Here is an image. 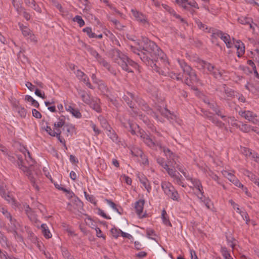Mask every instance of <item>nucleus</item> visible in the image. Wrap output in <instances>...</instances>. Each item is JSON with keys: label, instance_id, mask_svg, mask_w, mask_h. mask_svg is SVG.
Wrapping results in <instances>:
<instances>
[{"label": "nucleus", "instance_id": "nucleus-1", "mask_svg": "<svg viewBox=\"0 0 259 259\" xmlns=\"http://www.w3.org/2000/svg\"><path fill=\"white\" fill-rule=\"evenodd\" d=\"M139 49L132 47L133 52L137 54L146 65L151 66L153 69L161 75L164 74L158 64L159 60L164 64L167 62V58L164 52L156 44L147 37H143L139 44Z\"/></svg>", "mask_w": 259, "mask_h": 259}, {"label": "nucleus", "instance_id": "nucleus-2", "mask_svg": "<svg viewBox=\"0 0 259 259\" xmlns=\"http://www.w3.org/2000/svg\"><path fill=\"white\" fill-rule=\"evenodd\" d=\"M112 58L113 61L117 63L121 68L127 72H133L132 67L136 68L137 64L127 56L123 54L118 49L111 51Z\"/></svg>", "mask_w": 259, "mask_h": 259}, {"label": "nucleus", "instance_id": "nucleus-3", "mask_svg": "<svg viewBox=\"0 0 259 259\" xmlns=\"http://www.w3.org/2000/svg\"><path fill=\"white\" fill-rule=\"evenodd\" d=\"M161 188L164 191L165 194L168 197L173 200L179 201V194L171 184L167 182H162L161 183Z\"/></svg>", "mask_w": 259, "mask_h": 259}, {"label": "nucleus", "instance_id": "nucleus-4", "mask_svg": "<svg viewBox=\"0 0 259 259\" xmlns=\"http://www.w3.org/2000/svg\"><path fill=\"white\" fill-rule=\"evenodd\" d=\"M67 209L76 215H80L83 214V204L78 198L76 197L72 203H68Z\"/></svg>", "mask_w": 259, "mask_h": 259}, {"label": "nucleus", "instance_id": "nucleus-5", "mask_svg": "<svg viewBox=\"0 0 259 259\" xmlns=\"http://www.w3.org/2000/svg\"><path fill=\"white\" fill-rule=\"evenodd\" d=\"M203 114L202 116L205 118L211 120L212 122L216 125V126H218L220 128H222L224 126V123H223L221 121L219 120L217 118L214 116V114L212 113H211L207 111H204L203 110H201Z\"/></svg>", "mask_w": 259, "mask_h": 259}, {"label": "nucleus", "instance_id": "nucleus-6", "mask_svg": "<svg viewBox=\"0 0 259 259\" xmlns=\"http://www.w3.org/2000/svg\"><path fill=\"white\" fill-rule=\"evenodd\" d=\"M122 99L131 108H134L135 104L133 100H136V99L133 94L127 92L126 94L123 95Z\"/></svg>", "mask_w": 259, "mask_h": 259}, {"label": "nucleus", "instance_id": "nucleus-7", "mask_svg": "<svg viewBox=\"0 0 259 259\" xmlns=\"http://www.w3.org/2000/svg\"><path fill=\"white\" fill-rule=\"evenodd\" d=\"M131 12L137 21L143 24L148 22L146 16L142 13L135 9H132Z\"/></svg>", "mask_w": 259, "mask_h": 259}, {"label": "nucleus", "instance_id": "nucleus-8", "mask_svg": "<svg viewBox=\"0 0 259 259\" xmlns=\"http://www.w3.org/2000/svg\"><path fill=\"white\" fill-rule=\"evenodd\" d=\"M188 76L185 79V83L189 86H191L194 82H197L198 81L196 73L193 70L190 73L187 75Z\"/></svg>", "mask_w": 259, "mask_h": 259}, {"label": "nucleus", "instance_id": "nucleus-9", "mask_svg": "<svg viewBox=\"0 0 259 259\" xmlns=\"http://www.w3.org/2000/svg\"><path fill=\"white\" fill-rule=\"evenodd\" d=\"M103 123L105 124V127L108 132V133H107V135L113 142H117L118 136L114 132V131L112 130V128L107 124L106 120L104 121Z\"/></svg>", "mask_w": 259, "mask_h": 259}, {"label": "nucleus", "instance_id": "nucleus-10", "mask_svg": "<svg viewBox=\"0 0 259 259\" xmlns=\"http://www.w3.org/2000/svg\"><path fill=\"white\" fill-rule=\"evenodd\" d=\"M145 203L144 199H140L136 201L135 204V208L137 214L140 217L143 212V207Z\"/></svg>", "mask_w": 259, "mask_h": 259}, {"label": "nucleus", "instance_id": "nucleus-11", "mask_svg": "<svg viewBox=\"0 0 259 259\" xmlns=\"http://www.w3.org/2000/svg\"><path fill=\"white\" fill-rule=\"evenodd\" d=\"M65 109L67 111L70 112L73 116L76 118H79L81 117V114L77 109H75L71 105H66Z\"/></svg>", "mask_w": 259, "mask_h": 259}, {"label": "nucleus", "instance_id": "nucleus-12", "mask_svg": "<svg viewBox=\"0 0 259 259\" xmlns=\"http://www.w3.org/2000/svg\"><path fill=\"white\" fill-rule=\"evenodd\" d=\"M99 103L100 100L96 98V99H92V101L89 104V105L93 110H95L97 112L100 113L101 112V108Z\"/></svg>", "mask_w": 259, "mask_h": 259}, {"label": "nucleus", "instance_id": "nucleus-13", "mask_svg": "<svg viewBox=\"0 0 259 259\" xmlns=\"http://www.w3.org/2000/svg\"><path fill=\"white\" fill-rule=\"evenodd\" d=\"M189 180L191 181L193 186L200 192L201 195H203L204 192L203 191V187L200 180L193 178H190Z\"/></svg>", "mask_w": 259, "mask_h": 259}, {"label": "nucleus", "instance_id": "nucleus-14", "mask_svg": "<svg viewBox=\"0 0 259 259\" xmlns=\"http://www.w3.org/2000/svg\"><path fill=\"white\" fill-rule=\"evenodd\" d=\"M236 42L238 44V45H235V47L237 49V56L238 57H240L245 52L244 45L240 40H237Z\"/></svg>", "mask_w": 259, "mask_h": 259}, {"label": "nucleus", "instance_id": "nucleus-15", "mask_svg": "<svg viewBox=\"0 0 259 259\" xmlns=\"http://www.w3.org/2000/svg\"><path fill=\"white\" fill-rule=\"evenodd\" d=\"M239 114L242 117H244L246 119L254 123V121L253 120L254 117L253 116V112L250 111H244L239 112Z\"/></svg>", "mask_w": 259, "mask_h": 259}, {"label": "nucleus", "instance_id": "nucleus-16", "mask_svg": "<svg viewBox=\"0 0 259 259\" xmlns=\"http://www.w3.org/2000/svg\"><path fill=\"white\" fill-rule=\"evenodd\" d=\"M161 148L162 149L165 155L168 157L169 159H172L176 164L177 162L176 159L177 158V156H176L168 148L165 147H161Z\"/></svg>", "mask_w": 259, "mask_h": 259}, {"label": "nucleus", "instance_id": "nucleus-17", "mask_svg": "<svg viewBox=\"0 0 259 259\" xmlns=\"http://www.w3.org/2000/svg\"><path fill=\"white\" fill-rule=\"evenodd\" d=\"M19 28L22 31V33L24 36H31L32 35V31L30 29L26 26H24L23 24L19 23L18 24Z\"/></svg>", "mask_w": 259, "mask_h": 259}, {"label": "nucleus", "instance_id": "nucleus-18", "mask_svg": "<svg viewBox=\"0 0 259 259\" xmlns=\"http://www.w3.org/2000/svg\"><path fill=\"white\" fill-rule=\"evenodd\" d=\"M41 230L42 233L46 238L49 239L52 237V234L51 233L46 224H41Z\"/></svg>", "mask_w": 259, "mask_h": 259}, {"label": "nucleus", "instance_id": "nucleus-19", "mask_svg": "<svg viewBox=\"0 0 259 259\" xmlns=\"http://www.w3.org/2000/svg\"><path fill=\"white\" fill-rule=\"evenodd\" d=\"M161 218L163 223L166 226H171V223L169 220V217L166 210L163 209L161 213Z\"/></svg>", "mask_w": 259, "mask_h": 259}, {"label": "nucleus", "instance_id": "nucleus-20", "mask_svg": "<svg viewBox=\"0 0 259 259\" xmlns=\"http://www.w3.org/2000/svg\"><path fill=\"white\" fill-rule=\"evenodd\" d=\"M221 38L224 41L226 44V46L228 48H230L232 47V43L230 41V36L229 34L227 33H224L221 35Z\"/></svg>", "mask_w": 259, "mask_h": 259}, {"label": "nucleus", "instance_id": "nucleus-21", "mask_svg": "<svg viewBox=\"0 0 259 259\" xmlns=\"http://www.w3.org/2000/svg\"><path fill=\"white\" fill-rule=\"evenodd\" d=\"M210 108L215 112V114L218 116H220L222 119L226 117L225 115H222V111L220 109L219 107L217 105L210 104Z\"/></svg>", "mask_w": 259, "mask_h": 259}, {"label": "nucleus", "instance_id": "nucleus-22", "mask_svg": "<svg viewBox=\"0 0 259 259\" xmlns=\"http://www.w3.org/2000/svg\"><path fill=\"white\" fill-rule=\"evenodd\" d=\"M59 121L57 123H54V126L55 128H61L64 127L65 123V117L64 116L62 115L59 118Z\"/></svg>", "mask_w": 259, "mask_h": 259}, {"label": "nucleus", "instance_id": "nucleus-23", "mask_svg": "<svg viewBox=\"0 0 259 259\" xmlns=\"http://www.w3.org/2000/svg\"><path fill=\"white\" fill-rule=\"evenodd\" d=\"M140 181L148 192H150L151 187L149 184H147L148 180L144 176L140 178Z\"/></svg>", "mask_w": 259, "mask_h": 259}, {"label": "nucleus", "instance_id": "nucleus-24", "mask_svg": "<svg viewBox=\"0 0 259 259\" xmlns=\"http://www.w3.org/2000/svg\"><path fill=\"white\" fill-rule=\"evenodd\" d=\"M97 60L100 64L106 68L108 71H110L111 66L110 64L104 58H103L101 56H100Z\"/></svg>", "mask_w": 259, "mask_h": 259}, {"label": "nucleus", "instance_id": "nucleus-25", "mask_svg": "<svg viewBox=\"0 0 259 259\" xmlns=\"http://www.w3.org/2000/svg\"><path fill=\"white\" fill-rule=\"evenodd\" d=\"M196 23L200 29L203 30L205 32H211V28H208L206 25L203 24L199 20H196Z\"/></svg>", "mask_w": 259, "mask_h": 259}, {"label": "nucleus", "instance_id": "nucleus-26", "mask_svg": "<svg viewBox=\"0 0 259 259\" xmlns=\"http://www.w3.org/2000/svg\"><path fill=\"white\" fill-rule=\"evenodd\" d=\"M211 32H212V34L211 35L212 39H216L217 37H220L221 38V35L224 34L223 31L217 29H214L213 28H211Z\"/></svg>", "mask_w": 259, "mask_h": 259}, {"label": "nucleus", "instance_id": "nucleus-27", "mask_svg": "<svg viewBox=\"0 0 259 259\" xmlns=\"http://www.w3.org/2000/svg\"><path fill=\"white\" fill-rule=\"evenodd\" d=\"M25 100L31 103V105L36 108H39V104L37 101L34 100L31 96L26 95L25 97Z\"/></svg>", "mask_w": 259, "mask_h": 259}, {"label": "nucleus", "instance_id": "nucleus-28", "mask_svg": "<svg viewBox=\"0 0 259 259\" xmlns=\"http://www.w3.org/2000/svg\"><path fill=\"white\" fill-rule=\"evenodd\" d=\"M181 66L182 68L183 69L184 73L185 74H186V75H188L193 70L192 69V68L191 67V66L188 65L185 62H184V63L181 64Z\"/></svg>", "mask_w": 259, "mask_h": 259}, {"label": "nucleus", "instance_id": "nucleus-29", "mask_svg": "<svg viewBox=\"0 0 259 259\" xmlns=\"http://www.w3.org/2000/svg\"><path fill=\"white\" fill-rule=\"evenodd\" d=\"M238 21L242 24L247 25L248 24H250V22H253L252 19L250 18L246 17H241L238 19Z\"/></svg>", "mask_w": 259, "mask_h": 259}, {"label": "nucleus", "instance_id": "nucleus-30", "mask_svg": "<svg viewBox=\"0 0 259 259\" xmlns=\"http://www.w3.org/2000/svg\"><path fill=\"white\" fill-rule=\"evenodd\" d=\"M225 172L227 174V176H226L228 180L231 182L232 183H233L235 185L237 184V183L239 181L238 179L236 178V177L232 175L231 173L225 171Z\"/></svg>", "mask_w": 259, "mask_h": 259}, {"label": "nucleus", "instance_id": "nucleus-31", "mask_svg": "<svg viewBox=\"0 0 259 259\" xmlns=\"http://www.w3.org/2000/svg\"><path fill=\"white\" fill-rule=\"evenodd\" d=\"M72 21L74 22H76L80 27L85 24L84 20L82 19V17L79 15L75 16L72 19Z\"/></svg>", "mask_w": 259, "mask_h": 259}, {"label": "nucleus", "instance_id": "nucleus-32", "mask_svg": "<svg viewBox=\"0 0 259 259\" xmlns=\"http://www.w3.org/2000/svg\"><path fill=\"white\" fill-rule=\"evenodd\" d=\"M61 250L62 254L65 259H74L73 257L70 258L71 256L70 253L68 251L67 249L65 247H61Z\"/></svg>", "mask_w": 259, "mask_h": 259}, {"label": "nucleus", "instance_id": "nucleus-33", "mask_svg": "<svg viewBox=\"0 0 259 259\" xmlns=\"http://www.w3.org/2000/svg\"><path fill=\"white\" fill-rule=\"evenodd\" d=\"M87 51L90 53V54L94 57H95L96 60L99 58V57H100V55L93 48L87 46L86 47Z\"/></svg>", "mask_w": 259, "mask_h": 259}, {"label": "nucleus", "instance_id": "nucleus-34", "mask_svg": "<svg viewBox=\"0 0 259 259\" xmlns=\"http://www.w3.org/2000/svg\"><path fill=\"white\" fill-rule=\"evenodd\" d=\"M176 2L185 10H188V0H176Z\"/></svg>", "mask_w": 259, "mask_h": 259}, {"label": "nucleus", "instance_id": "nucleus-35", "mask_svg": "<svg viewBox=\"0 0 259 259\" xmlns=\"http://www.w3.org/2000/svg\"><path fill=\"white\" fill-rule=\"evenodd\" d=\"M17 230V229H14L13 230H10V231L13 234L16 239H18L20 242H23V238L22 236L18 233Z\"/></svg>", "mask_w": 259, "mask_h": 259}, {"label": "nucleus", "instance_id": "nucleus-36", "mask_svg": "<svg viewBox=\"0 0 259 259\" xmlns=\"http://www.w3.org/2000/svg\"><path fill=\"white\" fill-rule=\"evenodd\" d=\"M82 31L86 33L90 38H94L95 33L92 32L91 27H87L82 29Z\"/></svg>", "mask_w": 259, "mask_h": 259}, {"label": "nucleus", "instance_id": "nucleus-37", "mask_svg": "<svg viewBox=\"0 0 259 259\" xmlns=\"http://www.w3.org/2000/svg\"><path fill=\"white\" fill-rule=\"evenodd\" d=\"M27 175L28 176V179L30 181L32 185L33 186V187H34L37 190H39L38 186L35 183V179L32 175V171L30 172V173L28 174Z\"/></svg>", "mask_w": 259, "mask_h": 259}, {"label": "nucleus", "instance_id": "nucleus-38", "mask_svg": "<svg viewBox=\"0 0 259 259\" xmlns=\"http://www.w3.org/2000/svg\"><path fill=\"white\" fill-rule=\"evenodd\" d=\"M202 64L204 67H206L210 72L213 71L215 69V67L213 65L206 61H202Z\"/></svg>", "mask_w": 259, "mask_h": 259}, {"label": "nucleus", "instance_id": "nucleus-39", "mask_svg": "<svg viewBox=\"0 0 259 259\" xmlns=\"http://www.w3.org/2000/svg\"><path fill=\"white\" fill-rule=\"evenodd\" d=\"M143 140L144 142H145L149 147H153L155 145L153 140L148 135H147Z\"/></svg>", "mask_w": 259, "mask_h": 259}, {"label": "nucleus", "instance_id": "nucleus-40", "mask_svg": "<svg viewBox=\"0 0 259 259\" xmlns=\"http://www.w3.org/2000/svg\"><path fill=\"white\" fill-rule=\"evenodd\" d=\"M110 232L114 237L117 238L120 234V232H122V231L120 229L114 228L111 229Z\"/></svg>", "mask_w": 259, "mask_h": 259}, {"label": "nucleus", "instance_id": "nucleus-41", "mask_svg": "<svg viewBox=\"0 0 259 259\" xmlns=\"http://www.w3.org/2000/svg\"><path fill=\"white\" fill-rule=\"evenodd\" d=\"M225 93L226 96L230 98L235 97V91L231 89H227L225 90Z\"/></svg>", "mask_w": 259, "mask_h": 259}, {"label": "nucleus", "instance_id": "nucleus-42", "mask_svg": "<svg viewBox=\"0 0 259 259\" xmlns=\"http://www.w3.org/2000/svg\"><path fill=\"white\" fill-rule=\"evenodd\" d=\"M84 194L87 200H88L89 201L92 203H96V202L95 201V198L93 195H89L85 191H84Z\"/></svg>", "mask_w": 259, "mask_h": 259}, {"label": "nucleus", "instance_id": "nucleus-43", "mask_svg": "<svg viewBox=\"0 0 259 259\" xmlns=\"http://www.w3.org/2000/svg\"><path fill=\"white\" fill-rule=\"evenodd\" d=\"M222 255L225 259H230L231 256L226 247H222Z\"/></svg>", "mask_w": 259, "mask_h": 259}, {"label": "nucleus", "instance_id": "nucleus-44", "mask_svg": "<svg viewBox=\"0 0 259 259\" xmlns=\"http://www.w3.org/2000/svg\"><path fill=\"white\" fill-rule=\"evenodd\" d=\"M156 161L164 169H166L168 166L166 163H165L164 160L163 158L158 157L157 158Z\"/></svg>", "mask_w": 259, "mask_h": 259}, {"label": "nucleus", "instance_id": "nucleus-45", "mask_svg": "<svg viewBox=\"0 0 259 259\" xmlns=\"http://www.w3.org/2000/svg\"><path fill=\"white\" fill-rule=\"evenodd\" d=\"M17 110L20 116L21 117H25L26 115V110L23 107H17Z\"/></svg>", "mask_w": 259, "mask_h": 259}, {"label": "nucleus", "instance_id": "nucleus-46", "mask_svg": "<svg viewBox=\"0 0 259 259\" xmlns=\"http://www.w3.org/2000/svg\"><path fill=\"white\" fill-rule=\"evenodd\" d=\"M215 78H221L222 76V73L221 71L215 68L214 70L210 72Z\"/></svg>", "mask_w": 259, "mask_h": 259}, {"label": "nucleus", "instance_id": "nucleus-47", "mask_svg": "<svg viewBox=\"0 0 259 259\" xmlns=\"http://www.w3.org/2000/svg\"><path fill=\"white\" fill-rule=\"evenodd\" d=\"M55 137H56L58 140L60 141V143H62L64 145V146L66 149H67V147L65 144V140L61 137V132L60 133H56L55 134Z\"/></svg>", "mask_w": 259, "mask_h": 259}, {"label": "nucleus", "instance_id": "nucleus-48", "mask_svg": "<svg viewBox=\"0 0 259 259\" xmlns=\"http://www.w3.org/2000/svg\"><path fill=\"white\" fill-rule=\"evenodd\" d=\"M81 98L83 101L86 104H89L92 101V100L90 99V96L87 94L84 93L82 94Z\"/></svg>", "mask_w": 259, "mask_h": 259}, {"label": "nucleus", "instance_id": "nucleus-49", "mask_svg": "<svg viewBox=\"0 0 259 259\" xmlns=\"http://www.w3.org/2000/svg\"><path fill=\"white\" fill-rule=\"evenodd\" d=\"M97 209L98 210V214L99 215H100L101 216H102V217H103L104 218H105L106 219H107V220H110L111 219L110 217L107 215L104 212V211L103 210H102L101 208H97Z\"/></svg>", "mask_w": 259, "mask_h": 259}, {"label": "nucleus", "instance_id": "nucleus-50", "mask_svg": "<svg viewBox=\"0 0 259 259\" xmlns=\"http://www.w3.org/2000/svg\"><path fill=\"white\" fill-rule=\"evenodd\" d=\"M44 129L48 133V134L52 137H55V131H53L50 126L47 125L46 127L44 126Z\"/></svg>", "mask_w": 259, "mask_h": 259}, {"label": "nucleus", "instance_id": "nucleus-51", "mask_svg": "<svg viewBox=\"0 0 259 259\" xmlns=\"http://www.w3.org/2000/svg\"><path fill=\"white\" fill-rule=\"evenodd\" d=\"M165 170H166L168 175L170 176L171 177L175 178L176 176H177L176 174V171L175 169L170 168L168 166L167 168L165 169Z\"/></svg>", "mask_w": 259, "mask_h": 259}, {"label": "nucleus", "instance_id": "nucleus-52", "mask_svg": "<svg viewBox=\"0 0 259 259\" xmlns=\"http://www.w3.org/2000/svg\"><path fill=\"white\" fill-rule=\"evenodd\" d=\"M76 76L77 77L80 79L82 81H83V79L84 77H88L84 72H82L80 70H77L76 72Z\"/></svg>", "mask_w": 259, "mask_h": 259}, {"label": "nucleus", "instance_id": "nucleus-53", "mask_svg": "<svg viewBox=\"0 0 259 259\" xmlns=\"http://www.w3.org/2000/svg\"><path fill=\"white\" fill-rule=\"evenodd\" d=\"M162 7L168 12H169L171 15H173L174 13H175L176 12L174 9L171 8L170 7H169L168 5L165 4H162Z\"/></svg>", "mask_w": 259, "mask_h": 259}, {"label": "nucleus", "instance_id": "nucleus-54", "mask_svg": "<svg viewBox=\"0 0 259 259\" xmlns=\"http://www.w3.org/2000/svg\"><path fill=\"white\" fill-rule=\"evenodd\" d=\"M139 129V131L137 133V136H140L143 140L148 135L145 133V132L142 129Z\"/></svg>", "mask_w": 259, "mask_h": 259}, {"label": "nucleus", "instance_id": "nucleus-55", "mask_svg": "<svg viewBox=\"0 0 259 259\" xmlns=\"http://www.w3.org/2000/svg\"><path fill=\"white\" fill-rule=\"evenodd\" d=\"M35 94L38 96L39 97H40L42 99H46V96H45V94L44 93V92H43V93H41V92L40 91V90H39L38 89H36L35 90Z\"/></svg>", "mask_w": 259, "mask_h": 259}, {"label": "nucleus", "instance_id": "nucleus-56", "mask_svg": "<svg viewBox=\"0 0 259 259\" xmlns=\"http://www.w3.org/2000/svg\"><path fill=\"white\" fill-rule=\"evenodd\" d=\"M127 124H128V128L127 130L128 131H129V130H131L132 128H139V126L137 124L132 123L130 121H127Z\"/></svg>", "mask_w": 259, "mask_h": 259}, {"label": "nucleus", "instance_id": "nucleus-57", "mask_svg": "<svg viewBox=\"0 0 259 259\" xmlns=\"http://www.w3.org/2000/svg\"><path fill=\"white\" fill-rule=\"evenodd\" d=\"M12 4L14 7L16 9L17 11L19 14H20L21 12V10L23 9L22 7H19L18 4H16L15 0H12Z\"/></svg>", "mask_w": 259, "mask_h": 259}, {"label": "nucleus", "instance_id": "nucleus-58", "mask_svg": "<svg viewBox=\"0 0 259 259\" xmlns=\"http://www.w3.org/2000/svg\"><path fill=\"white\" fill-rule=\"evenodd\" d=\"M32 115L36 118H40L41 117V113L35 109H32Z\"/></svg>", "mask_w": 259, "mask_h": 259}, {"label": "nucleus", "instance_id": "nucleus-59", "mask_svg": "<svg viewBox=\"0 0 259 259\" xmlns=\"http://www.w3.org/2000/svg\"><path fill=\"white\" fill-rule=\"evenodd\" d=\"M11 226V229L13 230L14 229H17V225L18 224V223L16 221V219H13L10 222Z\"/></svg>", "mask_w": 259, "mask_h": 259}, {"label": "nucleus", "instance_id": "nucleus-60", "mask_svg": "<svg viewBox=\"0 0 259 259\" xmlns=\"http://www.w3.org/2000/svg\"><path fill=\"white\" fill-rule=\"evenodd\" d=\"M16 156L18 159L17 165L18 167H20L21 165H22V163H23V157L21 155L19 154H17Z\"/></svg>", "mask_w": 259, "mask_h": 259}, {"label": "nucleus", "instance_id": "nucleus-61", "mask_svg": "<svg viewBox=\"0 0 259 259\" xmlns=\"http://www.w3.org/2000/svg\"><path fill=\"white\" fill-rule=\"evenodd\" d=\"M83 82L85 83L87 86H88L90 89H94L93 86L89 82V79L88 77H84L83 79Z\"/></svg>", "mask_w": 259, "mask_h": 259}, {"label": "nucleus", "instance_id": "nucleus-62", "mask_svg": "<svg viewBox=\"0 0 259 259\" xmlns=\"http://www.w3.org/2000/svg\"><path fill=\"white\" fill-rule=\"evenodd\" d=\"M65 128H66V135H67V136H69V133L71 132V130L73 129V127L72 126H69L68 124H66V125H64V126L63 127L62 130H65Z\"/></svg>", "mask_w": 259, "mask_h": 259}, {"label": "nucleus", "instance_id": "nucleus-63", "mask_svg": "<svg viewBox=\"0 0 259 259\" xmlns=\"http://www.w3.org/2000/svg\"><path fill=\"white\" fill-rule=\"evenodd\" d=\"M174 179H175V180L176 181V183L178 185L182 186L183 187H186V186L183 184L181 179H180V178L179 176H176V177Z\"/></svg>", "mask_w": 259, "mask_h": 259}, {"label": "nucleus", "instance_id": "nucleus-64", "mask_svg": "<svg viewBox=\"0 0 259 259\" xmlns=\"http://www.w3.org/2000/svg\"><path fill=\"white\" fill-rule=\"evenodd\" d=\"M55 7H56V8H57L59 10L60 12L62 14V15H63L64 13H65V11L63 8V7H62L61 4H60L59 3H55Z\"/></svg>", "mask_w": 259, "mask_h": 259}]
</instances>
